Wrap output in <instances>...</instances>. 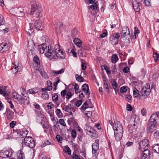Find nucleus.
Returning a JSON list of instances; mask_svg holds the SVG:
<instances>
[{
	"label": "nucleus",
	"instance_id": "412c9836",
	"mask_svg": "<svg viewBox=\"0 0 159 159\" xmlns=\"http://www.w3.org/2000/svg\"><path fill=\"white\" fill-rule=\"evenodd\" d=\"M61 95L63 97L66 96V98L67 99L70 98L72 96L71 92H67L66 90L62 91L61 93Z\"/></svg>",
	"mask_w": 159,
	"mask_h": 159
},
{
	"label": "nucleus",
	"instance_id": "b1692460",
	"mask_svg": "<svg viewBox=\"0 0 159 159\" xmlns=\"http://www.w3.org/2000/svg\"><path fill=\"white\" fill-rule=\"evenodd\" d=\"M82 89L84 91L86 95L90 94L88 85L87 84H84L82 86Z\"/></svg>",
	"mask_w": 159,
	"mask_h": 159
},
{
	"label": "nucleus",
	"instance_id": "338daca9",
	"mask_svg": "<svg viewBox=\"0 0 159 159\" xmlns=\"http://www.w3.org/2000/svg\"><path fill=\"white\" fill-rule=\"evenodd\" d=\"M16 124V122L14 121H12L9 124V125L11 128H13Z\"/></svg>",
	"mask_w": 159,
	"mask_h": 159
},
{
	"label": "nucleus",
	"instance_id": "f8f14e48",
	"mask_svg": "<svg viewBox=\"0 0 159 159\" xmlns=\"http://www.w3.org/2000/svg\"><path fill=\"white\" fill-rule=\"evenodd\" d=\"M92 145V153L95 156L98 155L97 152L99 148V140L96 139Z\"/></svg>",
	"mask_w": 159,
	"mask_h": 159
},
{
	"label": "nucleus",
	"instance_id": "5fc2aeb1",
	"mask_svg": "<svg viewBox=\"0 0 159 159\" xmlns=\"http://www.w3.org/2000/svg\"><path fill=\"white\" fill-rule=\"evenodd\" d=\"M52 89V85H48L47 88H42V91H44L46 90H48L49 91L51 90Z\"/></svg>",
	"mask_w": 159,
	"mask_h": 159
},
{
	"label": "nucleus",
	"instance_id": "a18cd8bd",
	"mask_svg": "<svg viewBox=\"0 0 159 159\" xmlns=\"http://www.w3.org/2000/svg\"><path fill=\"white\" fill-rule=\"evenodd\" d=\"M38 92V89L36 88H33L28 90V93L30 94H35Z\"/></svg>",
	"mask_w": 159,
	"mask_h": 159
},
{
	"label": "nucleus",
	"instance_id": "69168bd1",
	"mask_svg": "<svg viewBox=\"0 0 159 159\" xmlns=\"http://www.w3.org/2000/svg\"><path fill=\"white\" fill-rule=\"evenodd\" d=\"M82 103V101L81 100H80L76 102L75 105L77 107H79L81 105Z\"/></svg>",
	"mask_w": 159,
	"mask_h": 159
},
{
	"label": "nucleus",
	"instance_id": "7c9ffc66",
	"mask_svg": "<svg viewBox=\"0 0 159 159\" xmlns=\"http://www.w3.org/2000/svg\"><path fill=\"white\" fill-rule=\"evenodd\" d=\"M103 82L104 85V88L107 90H106V91L107 93H110L109 89L111 86L110 85L109 86L108 83L107 81H106V80H104Z\"/></svg>",
	"mask_w": 159,
	"mask_h": 159
},
{
	"label": "nucleus",
	"instance_id": "72a5a7b5",
	"mask_svg": "<svg viewBox=\"0 0 159 159\" xmlns=\"http://www.w3.org/2000/svg\"><path fill=\"white\" fill-rule=\"evenodd\" d=\"M75 77L76 80L78 82H83L84 80V79L80 75H78V74L75 75Z\"/></svg>",
	"mask_w": 159,
	"mask_h": 159
},
{
	"label": "nucleus",
	"instance_id": "7ed1b4c3",
	"mask_svg": "<svg viewBox=\"0 0 159 159\" xmlns=\"http://www.w3.org/2000/svg\"><path fill=\"white\" fill-rule=\"evenodd\" d=\"M53 59L56 56V57L60 59H64L66 57V53L65 51L62 49V47L58 44H56L54 47V48L52 49V52L51 54H53Z\"/></svg>",
	"mask_w": 159,
	"mask_h": 159
},
{
	"label": "nucleus",
	"instance_id": "e2e57ef3",
	"mask_svg": "<svg viewBox=\"0 0 159 159\" xmlns=\"http://www.w3.org/2000/svg\"><path fill=\"white\" fill-rule=\"evenodd\" d=\"M154 136L155 139H159V131L155 132L154 134Z\"/></svg>",
	"mask_w": 159,
	"mask_h": 159
},
{
	"label": "nucleus",
	"instance_id": "37998d69",
	"mask_svg": "<svg viewBox=\"0 0 159 159\" xmlns=\"http://www.w3.org/2000/svg\"><path fill=\"white\" fill-rule=\"evenodd\" d=\"M153 57L155 61L157 62L159 60V54L158 53L154 52H153Z\"/></svg>",
	"mask_w": 159,
	"mask_h": 159
},
{
	"label": "nucleus",
	"instance_id": "de8ad7c7",
	"mask_svg": "<svg viewBox=\"0 0 159 159\" xmlns=\"http://www.w3.org/2000/svg\"><path fill=\"white\" fill-rule=\"evenodd\" d=\"M79 86L76 83L74 85V89L75 90V93L76 94L78 93H80L81 91L79 92Z\"/></svg>",
	"mask_w": 159,
	"mask_h": 159
},
{
	"label": "nucleus",
	"instance_id": "6e6d98bb",
	"mask_svg": "<svg viewBox=\"0 0 159 159\" xmlns=\"http://www.w3.org/2000/svg\"><path fill=\"white\" fill-rule=\"evenodd\" d=\"M125 98L126 100L128 102H130L131 101V96L130 94H126L125 95Z\"/></svg>",
	"mask_w": 159,
	"mask_h": 159
},
{
	"label": "nucleus",
	"instance_id": "f257e3e1",
	"mask_svg": "<svg viewBox=\"0 0 159 159\" xmlns=\"http://www.w3.org/2000/svg\"><path fill=\"white\" fill-rule=\"evenodd\" d=\"M153 87L154 86L152 85L150 88L149 84H145L144 86L142 88L140 94H139V91L138 89L136 88H135L133 91L134 96L135 97L137 98L139 97L140 99H145L150 94L151 90Z\"/></svg>",
	"mask_w": 159,
	"mask_h": 159
},
{
	"label": "nucleus",
	"instance_id": "a19ab883",
	"mask_svg": "<svg viewBox=\"0 0 159 159\" xmlns=\"http://www.w3.org/2000/svg\"><path fill=\"white\" fill-rule=\"evenodd\" d=\"M33 61L34 63L37 64L39 65L40 64V60L37 55H35L34 57Z\"/></svg>",
	"mask_w": 159,
	"mask_h": 159
},
{
	"label": "nucleus",
	"instance_id": "9b49d317",
	"mask_svg": "<svg viewBox=\"0 0 159 159\" xmlns=\"http://www.w3.org/2000/svg\"><path fill=\"white\" fill-rule=\"evenodd\" d=\"M46 118L43 115L40 114L37 117V120L39 121L40 120H41V122L40 123L42 125V126L44 129H48L49 128V125L47 122H45V120Z\"/></svg>",
	"mask_w": 159,
	"mask_h": 159
},
{
	"label": "nucleus",
	"instance_id": "cd10ccee",
	"mask_svg": "<svg viewBox=\"0 0 159 159\" xmlns=\"http://www.w3.org/2000/svg\"><path fill=\"white\" fill-rule=\"evenodd\" d=\"M73 42L78 47H80L82 46V42L78 38H74Z\"/></svg>",
	"mask_w": 159,
	"mask_h": 159
},
{
	"label": "nucleus",
	"instance_id": "4468645a",
	"mask_svg": "<svg viewBox=\"0 0 159 159\" xmlns=\"http://www.w3.org/2000/svg\"><path fill=\"white\" fill-rule=\"evenodd\" d=\"M119 33H116L114 35H111L110 37V40L113 45H116L118 43V39L120 38Z\"/></svg>",
	"mask_w": 159,
	"mask_h": 159
},
{
	"label": "nucleus",
	"instance_id": "e433bc0d",
	"mask_svg": "<svg viewBox=\"0 0 159 159\" xmlns=\"http://www.w3.org/2000/svg\"><path fill=\"white\" fill-rule=\"evenodd\" d=\"M118 60V58L117 55H113L112 56L111 60L113 63H116Z\"/></svg>",
	"mask_w": 159,
	"mask_h": 159
},
{
	"label": "nucleus",
	"instance_id": "2f4dec72",
	"mask_svg": "<svg viewBox=\"0 0 159 159\" xmlns=\"http://www.w3.org/2000/svg\"><path fill=\"white\" fill-rule=\"evenodd\" d=\"M62 109L65 111L70 113V114L72 115V113L71 110H70V108L68 107L67 106L64 105L62 107Z\"/></svg>",
	"mask_w": 159,
	"mask_h": 159
},
{
	"label": "nucleus",
	"instance_id": "f03ea898",
	"mask_svg": "<svg viewBox=\"0 0 159 159\" xmlns=\"http://www.w3.org/2000/svg\"><path fill=\"white\" fill-rule=\"evenodd\" d=\"M112 127L114 131L115 139L117 141L120 140L123 135V127L120 122L117 121L114 122Z\"/></svg>",
	"mask_w": 159,
	"mask_h": 159
},
{
	"label": "nucleus",
	"instance_id": "c85d7f7f",
	"mask_svg": "<svg viewBox=\"0 0 159 159\" xmlns=\"http://www.w3.org/2000/svg\"><path fill=\"white\" fill-rule=\"evenodd\" d=\"M152 149L154 152L159 154V143L154 144L152 146Z\"/></svg>",
	"mask_w": 159,
	"mask_h": 159
},
{
	"label": "nucleus",
	"instance_id": "864d4df0",
	"mask_svg": "<svg viewBox=\"0 0 159 159\" xmlns=\"http://www.w3.org/2000/svg\"><path fill=\"white\" fill-rule=\"evenodd\" d=\"M107 74H109L111 73V71L110 68L107 66L106 65H104L103 66Z\"/></svg>",
	"mask_w": 159,
	"mask_h": 159
},
{
	"label": "nucleus",
	"instance_id": "774afa93",
	"mask_svg": "<svg viewBox=\"0 0 159 159\" xmlns=\"http://www.w3.org/2000/svg\"><path fill=\"white\" fill-rule=\"evenodd\" d=\"M126 110L129 111H131L132 110V106L129 104L127 105Z\"/></svg>",
	"mask_w": 159,
	"mask_h": 159
},
{
	"label": "nucleus",
	"instance_id": "0e129e2a",
	"mask_svg": "<svg viewBox=\"0 0 159 159\" xmlns=\"http://www.w3.org/2000/svg\"><path fill=\"white\" fill-rule=\"evenodd\" d=\"M49 104L47 105V107L48 109H52L54 107V105L52 102L48 103Z\"/></svg>",
	"mask_w": 159,
	"mask_h": 159
},
{
	"label": "nucleus",
	"instance_id": "13d9d810",
	"mask_svg": "<svg viewBox=\"0 0 159 159\" xmlns=\"http://www.w3.org/2000/svg\"><path fill=\"white\" fill-rule=\"evenodd\" d=\"M59 123L61 125L65 126L66 125V124L65 122L64 119H60L58 121Z\"/></svg>",
	"mask_w": 159,
	"mask_h": 159
},
{
	"label": "nucleus",
	"instance_id": "8fccbe9b",
	"mask_svg": "<svg viewBox=\"0 0 159 159\" xmlns=\"http://www.w3.org/2000/svg\"><path fill=\"white\" fill-rule=\"evenodd\" d=\"M127 90V87L125 86H123L121 87L120 89V92L121 93H125Z\"/></svg>",
	"mask_w": 159,
	"mask_h": 159
},
{
	"label": "nucleus",
	"instance_id": "473e14b6",
	"mask_svg": "<svg viewBox=\"0 0 159 159\" xmlns=\"http://www.w3.org/2000/svg\"><path fill=\"white\" fill-rule=\"evenodd\" d=\"M52 98L53 102L54 103H56L58 100V93H53L52 95Z\"/></svg>",
	"mask_w": 159,
	"mask_h": 159
},
{
	"label": "nucleus",
	"instance_id": "c756f323",
	"mask_svg": "<svg viewBox=\"0 0 159 159\" xmlns=\"http://www.w3.org/2000/svg\"><path fill=\"white\" fill-rule=\"evenodd\" d=\"M28 50L30 51L32 50L35 47L34 43L33 41H31L28 43Z\"/></svg>",
	"mask_w": 159,
	"mask_h": 159
},
{
	"label": "nucleus",
	"instance_id": "1a4fd4ad",
	"mask_svg": "<svg viewBox=\"0 0 159 159\" xmlns=\"http://www.w3.org/2000/svg\"><path fill=\"white\" fill-rule=\"evenodd\" d=\"M138 144V151L141 152L143 151V149H148L149 145V142L148 139H145L139 142Z\"/></svg>",
	"mask_w": 159,
	"mask_h": 159
},
{
	"label": "nucleus",
	"instance_id": "6ab92c4d",
	"mask_svg": "<svg viewBox=\"0 0 159 159\" xmlns=\"http://www.w3.org/2000/svg\"><path fill=\"white\" fill-rule=\"evenodd\" d=\"M21 68V65L18 63L17 65L13 64V65L12 66L11 70L13 73L16 74L20 71Z\"/></svg>",
	"mask_w": 159,
	"mask_h": 159
},
{
	"label": "nucleus",
	"instance_id": "20e7f679",
	"mask_svg": "<svg viewBox=\"0 0 159 159\" xmlns=\"http://www.w3.org/2000/svg\"><path fill=\"white\" fill-rule=\"evenodd\" d=\"M38 49L39 52L41 53H45V56L49 58L50 60L53 59V54H51L52 52V49H51V47H47L45 44H42L39 46Z\"/></svg>",
	"mask_w": 159,
	"mask_h": 159
},
{
	"label": "nucleus",
	"instance_id": "5701e85b",
	"mask_svg": "<svg viewBox=\"0 0 159 159\" xmlns=\"http://www.w3.org/2000/svg\"><path fill=\"white\" fill-rule=\"evenodd\" d=\"M0 94L6 98L8 96V93L5 86H0Z\"/></svg>",
	"mask_w": 159,
	"mask_h": 159
},
{
	"label": "nucleus",
	"instance_id": "f3484780",
	"mask_svg": "<svg viewBox=\"0 0 159 159\" xmlns=\"http://www.w3.org/2000/svg\"><path fill=\"white\" fill-rule=\"evenodd\" d=\"M139 152L140 153L141 152L142 154L141 156L142 159H148L149 158L150 152L149 150L148 149H145L141 152Z\"/></svg>",
	"mask_w": 159,
	"mask_h": 159
},
{
	"label": "nucleus",
	"instance_id": "bf43d9fd",
	"mask_svg": "<svg viewBox=\"0 0 159 159\" xmlns=\"http://www.w3.org/2000/svg\"><path fill=\"white\" fill-rule=\"evenodd\" d=\"M111 85L113 87V88L116 91V89L117 88L118 86V85L116 84V81L114 80L113 81L111 82Z\"/></svg>",
	"mask_w": 159,
	"mask_h": 159
},
{
	"label": "nucleus",
	"instance_id": "2eb2a0df",
	"mask_svg": "<svg viewBox=\"0 0 159 159\" xmlns=\"http://www.w3.org/2000/svg\"><path fill=\"white\" fill-rule=\"evenodd\" d=\"M142 0H135L133 2L132 5L134 10L136 12H139L140 10L141 2Z\"/></svg>",
	"mask_w": 159,
	"mask_h": 159
},
{
	"label": "nucleus",
	"instance_id": "603ef678",
	"mask_svg": "<svg viewBox=\"0 0 159 159\" xmlns=\"http://www.w3.org/2000/svg\"><path fill=\"white\" fill-rule=\"evenodd\" d=\"M107 30L106 29L104 30L103 31V33L100 35V37L102 38H103L106 37L107 35Z\"/></svg>",
	"mask_w": 159,
	"mask_h": 159
},
{
	"label": "nucleus",
	"instance_id": "0eeeda50",
	"mask_svg": "<svg viewBox=\"0 0 159 159\" xmlns=\"http://www.w3.org/2000/svg\"><path fill=\"white\" fill-rule=\"evenodd\" d=\"M85 132L91 137L95 139L98 138V135L97 132L90 126H87L84 129Z\"/></svg>",
	"mask_w": 159,
	"mask_h": 159
},
{
	"label": "nucleus",
	"instance_id": "f704fd0d",
	"mask_svg": "<svg viewBox=\"0 0 159 159\" xmlns=\"http://www.w3.org/2000/svg\"><path fill=\"white\" fill-rule=\"evenodd\" d=\"M67 122L69 125H71L72 124L74 125L76 123L73 117H71L69 118L67 120Z\"/></svg>",
	"mask_w": 159,
	"mask_h": 159
},
{
	"label": "nucleus",
	"instance_id": "4be33fe9",
	"mask_svg": "<svg viewBox=\"0 0 159 159\" xmlns=\"http://www.w3.org/2000/svg\"><path fill=\"white\" fill-rule=\"evenodd\" d=\"M17 133V137L23 138L25 137L28 134V132L27 131H23L19 130L17 132L16 131L15 133Z\"/></svg>",
	"mask_w": 159,
	"mask_h": 159
},
{
	"label": "nucleus",
	"instance_id": "9d476101",
	"mask_svg": "<svg viewBox=\"0 0 159 159\" xmlns=\"http://www.w3.org/2000/svg\"><path fill=\"white\" fill-rule=\"evenodd\" d=\"M23 143H24L26 146L30 148H32L35 146L34 140L31 137H25Z\"/></svg>",
	"mask_w": 159,
	"mask_h": 159
},
{
	"label": "nucleus",
	"instance_id": "09e8293b",
	"mask_svg": "<svg viewBox=\"0 0 159 159\" xmlns=\"http://www.w3.org/2000/svg\"><path fill=\"white\" fill-rule=\"evenodd\" d=\"M5 22L3 16L1 15H0V26L3 25L5 23Z\"/></svg>",
	"mask_w": 159,
	"mask_h": 159
},
{
	"label": "nucleus",
	"instance_id": "4d7b16f0",
	"mask_svg": "<svg viewBox=\"0 0 159 159\" xmlns=\"http://www.w3.org/2000/svg\"><path fill=\"white\" fill-rule=\"evenodd\" d=\"M81 108L82 109L84 110H85L87 108H88V104L86 101L84 103L83 105L81 106Z\"/></svg>",
	"mask_w": 159,
	"mask_h": 159
},
{
	"label": "nucleus",
	"instance_id": "49530a36",
	"mask_svg": "<svg viewBox=\"0 0 159 159\" xmlns=\"http://www.w3.org/2000/svg\"><path fill=\"white\" fill-rule=\"evenodd\" d=\"M16 14L20 17H22L24 15V13L22 11H20L19 8L17 10L16 12Z\"/></svg>",
	"mask_w": 159,
	"mask_h": 159
},
{
	"label": "nucleus",
	"instance_id": "39448f33",
	"mask_svg": "<svg viewBox=\"0 0 159 159\" xmlns=\"http://www.w3.org/2000/svg\"><path fill=\"white\" fill-rule=\"evenodd\" d=\"M31 2H33L34 4H32L30 12V14L33 15V16L37 18H39L41 16V13L42 11V9L40 5H37L36 4V1L34 3V1H31Z\"/></svg>",
	"mask_w": 159,
	"mask_h": 159
},
{
	"label": "nucleus",
	"instance_id": "052dcab7",
	"mask_svg": "<svg viewBox=\"0 0 159 159\" xmlns=\"http://www.w3.org/2000/svg\"><path fill=\"white\" fill-rule=\"evenodd\" d=\"M72 137L74 139L76 137V132L75 129H73L71 132Z\"/></svg>",
	"mask_w": 159,
	"mask_h": 159
},
{
	"label": "nucleus",
	"instance_id": "bb28decb",
	"mask_svg": "<svg viewBox=\"0 0 159 159\" xmlns=\"http://www.w3.org/2000/svg\"><path fill=\"white\" fill-rule=\"evenodd\" d=\"M38 70L43 78L45 79L48 78L47 74L43 70L40 69H38Z\"/></svg>",
	"mask_w": 159,
	"mask_h": 159
},
{
	"label": "nucleus",
	"instance_id": "4c0bfd02",
	"mask_svg": "<svg viewBox=\"0 0 159 159\" xmlns=\"http://www.w3.org/2000/svg\"><path fill=\"white\" fill-rule=\"evenodd\" d=\"M43 92L42 94V98L44 99H48L49 98L48 93L46 91Z\"/></svg>",
	"mask_w": 159,
	"mask_h": 159
},
{
	"label": "nucleus",
	"instance_id": "a211bd4d",
	"mask_svg": "<svg viewBox=\"0 0 159 159\" xmlns=\"http://www.w3.org/2000/svg\"><path fill=\"white\" fill-rule=\"evenodd\" d=\"M159 113L156 112L155 113L152 114L150 116L149 121L154 123H156V124H157V120L159 119Z\"/></svg>",
	"mask_w": 159,
	"mask_h": 159
},
{
	"label": "nucleus",
	"instance_id": "c03bdc74",
	"mask_svg": "<svg viewBox=\"0 0 159 159\" xmlns=\"http://www.w3.org/2000/svg\"><path fill=\"white\" fill-rule=\"evenodd\" d=\"M77 33L76 31L75 30H72L71 31V36L73 39L77 37Z\"/></svg>",
	"mask_w": 159,
	"mask_h": 159
},
{
	"label": "nucleus",
	"instance_id": "ea45409f",
	"mask_svg": "<svg viewBox=\"0 0 159 159\" xmlns=\"http://www.w3.org/2000/svg\"><path fill=\"white\" fill-rule=\"evenodd\" d=\"M55 112L58 118H60L62 117V113L60 109H56Z\"/></svg>",
	"mask_w": 159,
	"mask_h": 159
},
{
	"label": "nucleus",
	"instance_id": "3c124183",
	"mask_svg": "<svg viewBox=\"0 0 159 159\" xmlns=\"http://www.w3.org/2000/svg\"><path fill=\"white\" fill-rule=\"evenodd\" d=\"M84 113L85 116L89 118L90 117L92 116V113L90 111H85Z\"/></svg>",
	"mask_w": 159,
	"mask_h": 159
},
{
	"label": "nucleus",
	"instance_id": "6e6552de",
	"mask_svg": "<svg viewBox=\"0 0 159 159\" xmlns=\"http://www.w3.org/2000/svg\"><path fill=\"white\" fill-rule=\"evenodd\" d=\"M121 37L125 40L129 41L130 38L129 31L127 26L124 27L121 33Z\"/></svg>",
	"mask_w": 159,
	"mask_h": 159
},
{
	"label": "nucleus",
	"instance_id": "58836bf2",
	"mask_svg": "<svg viewBox=\"0 0 159 159\" xmlns=\"http://www.w3.org/2000/svg\"><path fill=\"white\" fill-rule=\"evenodd\" d=\"M20 95H19L17 92H15L12 93L11 97L14 98L15 101L16 102V100L17 99Z\"/></svg>",
	"mask_w": 159,
	"mask_h": 159
},
{
	"label": "nucleus",
	"instance_id": "c9c22d12",
	"mask_svg": "<svg viewBox=\"0 0 159 159\" xmlns=\"http://www.w3.org/2000/svg\"><path fill=\"white\" fill-rule=\"evenodd\" d=\"M18 152L19 154L18 155V159H24L25 157L22 151L20 150Z\"/></svg>",
	"mask_w": 159,
	"mask_h": 159
},
{
	"label": "nucleus",
	"instance_id": "79ce46f5",
	"mask_svg": "<svg viewBox=\"0 0 159 159\" xmlns=\"http://www.w3.org/2000/svg\"><path fill=\"white\" fill-rule=\"evenodd\" d=\"M2 46H3V51H6L10 49V45L8 44L7 43H5L3 44Z\"/></svg>",
	"mask_w": 159,
	"mask_h": 159
},
{
	"label": "nucleus",
	"instance_id": "aec40b11",
	"mask_svg": "<svg viewBox=\"0 0 159 159\" xmlns=\"http://www.w3.org/2000/svg\"><path fill=\"white\" fill-rule=\"evenodd\" d=\"M25 30L28 36H30L31 35V33H32L34 31L33 25L31 24H29L26 27Z\"/></svg>",
	"mask_w": 159,
	"mask_h": 159
},
{
	"label": "nucleus",
	"instance_id": "a878e982",
	"mask_svg": "<svg viewBox=\"0 0 159 159\" xmlns=\"http://www.w3.org/2000/svg\"><path fill=\"white\" fill-rule=\"evenodd\" d=\"M65 71L64 69H62L58 71L53 70L52 71V75L53 76H56L58 75L63 73Z\"/></svg>",
	"mask_w": 159,
	"mask_h": 159
},
{
	"label": "nucleus",
	"instance_id": "423d86ee",
	"mask_svg": "<svg viewBox=\"0 0 159 159\" xmlns=\"http://www.w3.org/2000/svg\"><path fill=\"white\" fill-rule=\"evenodd\" d=\"M16 102L21 105L27 104L29 102V98L28 94H22L16 100Z\"/></svg>",
	"mask_w": 159,
	"mask_h": 159
},
{
	"label": "nucleus",
	"instance_id": "680f3d73",
	"mask_svg": "<svg viewBox=\"0 0 159 159\" xmlns=\"http://www.w3.org/2000/svg\"><path fill=\"white\" fill-rule=\"evenodd\" d=\"M56 139L57 141L60 143H61L62 140V138L60 135H57L56 136Z\"/></svg>",
	"mask_w": 159,
	"mask_h": 159
},
{
	"label": "nucleus",
	"instance_id": "ddd939ff",
	"mask_svg": "<svg viewBox=\"0 0 159 159\" xmlns=\"http://www.w3.org/2000/svg\"><path fill=\"white\" fill-rule=\"evenodd\" d=\"M157 125V124H156V123H154L149 121L147 125V131L149 133L153 132L156 129Z\"/></svg>",
	"mask_w": 159,
	"mask_h": 159
},
{
	"label": "nucleus",
	"instance_id": "dca6fc26",
	"mask_svg": "<svg viewBox=\"0 0 159 159\" xmlns=\"http://www.w3.org/2000/svg\"><path fill=\"white\" fill-rule=\"evenodd\" d=\"M12 154V150H7L3 152H1L0 153V156L2 158L10 157H11Z\"/></svg>",
	"mask_w": 159,
	"mask_h": 159
},
{
	"label": "nucleus",
	"instance_id": "393cba45",
	"mask_svg": "<svg viewBox=\"0 0 159 159\" xmlns=\"http://www.w3.org/2000/svg\"><path fill=\"white\" fill-rule=\"evenodd\" d=\"M34 26L38 30H43V27L42 25V24L38 20H36L34 23Z\"/></svg>",
	"mask_w": 159,
	"mask_h": 159
}]
</instances>
